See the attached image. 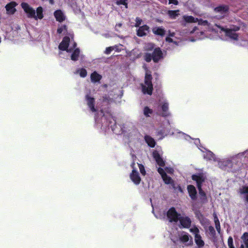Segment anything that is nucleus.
Here are the masks:
<instances>
[{
	"label": "nucleus",
	"instance_id": "f257e3e1",
	"mask_svg": "<svg viewBox=\"0 0 248 248\" xmlns=\"http://www.w3.org/2000/svg\"><path fill=\"white\" fill-rule=\"evenodd\" d=\"M146 71L144 82L141 84L142 92L144 94L151 95L153 89L152 83V76L151 72L147 70L146 67L144 66Z\"/></svg>",
	"mask_w": 248,
	"mask_h": 248
},
{
	"label": "nucleus",
	"instance_id": "f03ea898",
	"mask_svg": "<svg viewBox=\"0 0 248 248\" xmlns=\"http://www.w3.org/2000/svg\"><path fill=\"white\" fill-rule=\"evenodd\" d=\"M192 179L195 181L197 184L198 188L199 191V195L201 202L203 203L206 202V196L205 192L202 189V183L204 181L205 177L202 173L194 174L192 176Z\"/></svg>",
	"mask_w": 248,
	"mask_h": 248
},
{
	"label": "nucleus",
	"instance_id": "7ed1b4c3",
	"mask_svg": "<svg viewBox=\"0 0 248 248\" xmlns=\"http://www.w3.org/2000/svg\"><path fill=\"white\" fill-rule=\"evenodd\" d=\"M203 156L204 158L209 160H214L218 162V166L221 169H225V167L229 165L231 163L228 159L220 161L218 158L215 157L214 154L210 151L206 150L205 152L202 151Z\"/></svg>",
	"mask_w": 248,
	"mask_h": 248
},
{
	"label": "nucleus",
	"instance_id": "20e7f679",
	"mask_svg": "<svg viewBox=\"0 0 248 248\" xmlns=\"http://www.w3.org/2000/svg\"><path fill=\"white\" fill-rule=\"evenodd\" d=\"M189 231L194 235V241L198 248H202L204 245V241L200 234V230L196 226H192Z\"/></svg>",
	"mask_w": 248,
	"mask_h": 248
},
{
	"label": "nucleus",
	"instance_id": "39448f33",
	"mask_svg": "<svg viewBox=\"0 0 248 248\" xmlns=\"http://www.w3.org/2000/svg\"><path fill=\"white\" fill-rule=\"evenodd\" d=\"M223 31L225 35L234 40H238V34L235 33L236 31L239 30L240 27L237 26H232L230 28H224L218 27Z\"/></svg>",
	"mask_w": 248,
	"mask_h": 248
},
{
	"label": "nucleus",
	"instance_id": "423d86ee",
	"mask_svg": "<svg viewBox=\"0 0 248 248\" xmlns=\"http://www.w3.org/2000/svg\"><path fill=\"white\" fill-rule=\"evenodd\" d=\"M145 60L147 62H150L152 59L154 62H157L162 58V53L159 48H156L154 49L152 55L149 53H146L145 55Z\"/></svg>",
	"mask_w": 248,
	"mask_h": 248
},
{
	"label": "nucleus",
	"instance_id": "0eeeda50",
	"mask_svg": "<svg viewBox=\"0 0 248 248\" xmlns=\"http://www.w3.org/2000/svg\"><path fill=\"white\" fill-rule=\"evenodd\" d=\"M21 6L24 12L26 14L27 16L30 18H33L35 17V11L28 3L22 2Z\"/></svg>",
	"mask_w": 248,
	"mask_h": 248
},
{
	"label": "nucleus",
	"instance_id": "6e6552de",
	"mask_svg": "<svg viewBox=\"0 0 248 248\" xmlns=\"http://www.w3.org/2000/svg\"><path fill=\"white\" fill-rule=\"evenodd\" d=\"M183 19L186 22L191 23V22H198V24L199 25L204 26L206 27V28L210 29V27H209V25L208 24V23L206 20H198L197 18L195 19L192 16H184Z\"/></svg>",
	"mask_w": 248,
	"mask_h": 248
},
{
	"label": "nucleus",
	"instance_id": "1a4fd4ad",
	"mask_svg": "<svg viewBox=\"0 0 248 248\" xmlns=\"http://www.w3.org/2000/svg\"><path fill=\"white\" fill-rule=\"evenodd\" d=\"M122 134L125 139H128L133 137L136 133V130L133 127H126L124 126L122 129Z\"/></svg>",
	"mask_w": 248,
	"mask_h": 248
},
{
	"label": "nucleus",
	"instance_id": "9d476101",
	"mask_svg": "<svg viewBox=\"0 0 248 248\" xmlns=\"http://www.w3.org/2000/svg\"><path fill=\"white\" fill-rule=\"evenodd\" d=\"M179 239L186 246H190L193 243L192 238L186 232H183L180 234Z\"/></svg>",
	"mask_w": 248,
	"mask_h": 248
},
{
	"label": "nucleus",
	"instance_id": "9b49d317",
	"mask_svg": "<svg viewBox=\"0 0 248 248\" xmlns=\"http://www.w3.org/2000/svg\"><path fill=\"white\" fill-rule=\"evenodd\" d=\"M179 216L174 208H171L167 212V217L170 222L177 221Z\"/></svg>",
	"mask_w": 248,
	"mask_h": 248
},
{
	"label": "nucleus",
	"instance_id": "f8f14e48",
	"mask_svg": "<svg viewBox=\"0 0 248 248\" xmlns=\"http://www.w3.org/2000/svg\"><path fill=\"white\" fill-rule=\"evenodd\" d=\"M70 42V38L68 36H65L61 43L60 44L59 46V49L62 51H67V52L70 51L68 50V47L69 46Z\"/></svg>",
	"mask_w": 248,
	"mask_h": 248
},
{
	"label": "nucleus",
	"instance_id": "ddd939ff",
	"mask_svg": "<svg viewBox=\"0 0 248 248\" xmlns=\"http://www.w3.org/2000/svg\"><path fill=\"white\" fill-rule=\"evenodd\" d=\"M178 219L180 221L181 226L183 228H188L190 227L191 220L188 217L184 216L181 217L180 216Z\"/></svg>",
	"mask_w": 248,
	"mask_h": 248
},
{
	"label": "nucleus",
	"instance_id": "4468645a",
	"mask_svg": "<svg viewBox=\"0 0 248 248\" xmlns=\"http://www.w3.org/2000/svg\"><path fill=\"white\" fill-rule=\"evenodd\" d=\"M130 177L132 181L135 185H139L141 181V179L139 175L138 172L134 169H133L131 173L130 174Z\"/></svg>",
	"mask_w": 248,
	"mask_h": 248
},
{
	"label": "nucleus",
	"instance_id": "2eb2a0df",
	"mask_svg": "<svg viewBox=\"0 0 248 248\" xmlns=\"http://www.w3.org/2000/svg\"><path fill=\"white\" fill-rule=\"evenodd\" d=\"M158 171L160 174L164 182L167 184H171L172 180L170 176H168L166 173L164 172V170L162 168H158Z\"/></svg>",
	"mask_w": 248,
	"mask_h": 248
},
{
	"label": "nucleus",
	"instance_id": "dca6fc26",
	"mask_svg": "<svg viewBox=\"0 0 248 248\" xmlns=\"http://www.w3.org/2000/svg\"><path fill=\"white\" fill-rule=\"evenodd\" d=\"M86 99L87 101V104L88 107L90 108L92 112H95L96 109L94 107L95 100L94 98L89 96L87 94L85 96Z\"/></svg>",
	"mask_w": 248,
	"mask_h": 248
},
{
	"label": "nucleus",
	"instance_id": "f3484780",
	"mask_svg": "<svg viewBox=\"0 0 248 248\" xmlns=\"http://www.w3.org/2000/svg\"><path fill=\"white\" fill-rule=\"evenodd\" d=\"M17 3L15 1H11L6 4L5 9L9 14H14L16 11L15 7Z\"/></svg>",
	"mask_w": 248,
	"mask_h": 248
},
{
	"label": "nucleus",
	"instance_id": "a211bd4d",
	"mask_svg": "<svg viewBox=\"0 0 248 248\" xmlns=\"http://www.w3.org/2000/svg\"><path fill=\"white\" fill-rule=\"evenodd\" d=\"M228 10V7L227 6H220L215 9L216 13L220 14V17H223L226 15Z\"/></svg>",
	"mask_w": 248,
	"mask_h": 248
},
{
	"label": "nucleus",
	"instance_id": "6ab92c4d",
	"mask_svg": "<svg viewBox=\"0 0 248 248\" xmlns=\"http://www.w3.org/2000/svg\"><path fill=\"white\" fill-rule=\"evenodd\" d=\"M153 155L155 159L157 164L160 166H163L164 165V161L161 158L160 153L155 151L153 153Z\"/></svg>",
	"mask_w": 248,
	"mask_h": 248
},
{
	"label": "nucleus",
	"instance_id": "aec40b11",
	"mask_svg": "<svg viewBox=\"0 0 248 248\" xmlns=\"http://www.w3.org/2000/svg\"><path fill=\"white\" fill-rule=\"evenodd\" d=\"M187 189L190 198L192 200H195L197 197V191L195 187L192 185H188Z\"/></svg>",
	"mask_w": 248,
	"mask_h": 248
},
{
	"label": "nucleus",
	"instance_id": "412c9836",
	"mask_svg": "<svg viewBox=\"0 0 248 248\" xmlns=\"http://www.w3.org/2000/svg\"><path fill=\"white\" fill-rule=\"evenodd\" d=\"M149 32V28L147 26L144 25L139 28L137 31V35L142 37L146 35Z\"/></svg>",
	"mask_w": 248,
	"mask_h": 248
},
{
	"label": "nucleus",
	"instance_id": "4be33fe9",
	"mask_svg": "<svg viewBox=\"0 0 248 248\" xmlns=\"http://www.w3.org/2000/svg\"><path fill=\"white\" fill-rule=\"evenodd\" d=\"M54 16L56 20L60 22H62L65 20L64 15L61 10H57L55 11Z\"/></svg>",
	"mask_w": 248,
	"mask_h": 248
},
{
	"label": "nucleus",
	"instance_id": "5701e85b",
	"mask_svg": "<svg viewBox=\"0 0 248 248\" xmlns=\"http://www.w3.org/2000/svg\"><path fill=\"white\" fill-rule=\"evenodd\" d=\"M160 104L161 106V108L162 110V115L165 116L168 115V103L166 100H164L163 101L160 100Z\"/></svg>",
	"mask_w": 248,
	"mask_h": 248
},
{
	"label": "nucleus",
	"instance_id": "b1692460",
	"mask_svg": "<svg viewBox=\"0 0 248 248\" xmlns=\"http://www.w3.org/2000/svg\"><path fill=\"white\" fill-rule=\"evenodd\" d=\"M109 124H111L110 126L112 131L114 133H117V130L119 129V127L116 124V119L113 117L109 116Z\"/></svg>",
	"mask_w": 248,
	"mask_h": 248
},
{
	"label": "nucleus",
	"instance_id": "393cba45",
	"mask_svg": "<svg viewBox=\"0 0 248 248\" xmlns=\"http://www.w3.org/2000/svg\"><path fill=\"white\" fill-rule=\"evenodd\" d=\"M242 244L240 248H248V233L245 232L241 237Z\"/></svg>",
	"mask_w": 248,
	"mask_h": 248
},
{
	"label": "nucleus",
	"instance_id": "a878e982",
	"mask_svg": "<svg viewBox=\"0 0 248 248\" xmlns=\"http://www.w3.org/2000/svg\"><path fill=\"white\" fill-rule=\"evenodd\" d=\"M190 33H195L196 37L197 39H202L204 38L203 31H199V29L197 27H195L192 31H190Z\"/></svg>",
	"mask_w": 248,
	"mask_h": 248
},
{
	"label": "nucleus",
	"instance_id": "bb28decb",
	"mask_svg": "<svg viewBox=\"0 0 248 248\" xmlns=\"http://www.w3.org/2000/svg\"><path fill=\"white\" fill-rule=\"evenodd\" d=\"M101 78V75L98 74L96 71L93 72L91 75V80L93 83L99 82Z\"/></svg>",
	"mask_w": 248,
	"mask_h": 248
},
{
	"label": "nucleus",
	"instance_id": "cd10ccee",
	"mask_svg": "<svg viewBox=\"0 0 248 248\" xmlns=\"http://www.w3.org/2000/svg\"><path fill=\"white\" fill-rule=\"evenodd\" d=\"M43 8L41 6H39L36 9V15H35V17H33L35 20H37L38 19H42L44 17L43 15Z\"/></svg>",
	"mask_w": 248,
	"mask_h": 248
},
{
	"label": "nucleus",
	"instance_id": "c85d7f7f",
	"mask_svg": "<svg viewBox=\"0 0 248 248\" xmlns=\"http://www.w3.org/2000/svg\"><path fill=\"white\" fill-rule=\"evenodd\" d=\"M152 30L154 33L161 36L164 35L165 33V30L161 27H154Z\"/></svg>",
	"mask_w": 248,
	"mask_h": 248
},
{
	"label": "nucleus",
	"instance_id": "c756f323",
	"mask_svg": "<svg viewBox=\"0 0 248 248\" xmlns=\"http://www.w3.org/2000/svg\"><path fill=\"white\" fill-rule=\"evenodd\" d=\"M80 53V50L78 48H76L71 56V59L74 61H76L78 60Z\"/></svg>",
	"mask_w": 248,
	"mask_h": 248
},
{
	"label": "nucleus",
	"instance_id": "7c9ffc66",
	"mask_svg": "<svg viewBox=\"0 0 248 248\" xmlns=\"http://www.w3.org/2000/svg\"><path fill=\"white\" fill-rule=\"evenodd\" d=\"M145 140L146 143L149 146L151 147H154L155 146V141L154 139L149 136H146L145 137Z\"/></svg>",
	"mask_w": 248,
	"mask_h": 248
},
{
	"label": "nucleus",
	"instance_id": "2f4dec72",
	"mask_svg": "<svg viewBox=\"0 0 248 248\" xmlns=\"http://www.w3.org/2000/svg\"><path fill=\"white\" fill-rule=\"evenodd\" d=\"M174 33H170L169 36L166 38V40L169 43H173L176 45H177V42L175 40V38H174Z\"/></svg>",
	"mask_w": 248,
	"mask_h": 248
},
{
	"label": "nucleus",
	"instance_id": "473e14b6",
	"mask_svg": "<svg viewBox=\"0 0 248 248\" xmlns=\"http://www.w3.org/2000/svg\"><path fill=\"white\" fill-rule=\"evenodd\" d=\"M179 10H170L168 12V14L171 18L175 19L176 17L179 15Z\"/></svg>",
	"mask_w": 248,
	"mask_h": 248
},
{
	"label": "nucleus",
	"instance_id": "72a5a7b5",
	"mask_svg": "<svg viewBox=\"0 0 248 248\" xmlns=\"http://www.w3.org/2000/svg\"><path fill=\"white\" fill-rule=\"evenodd\" d=\"M143 114L146 117H150L153 114V110L148 107H144Z\"/></svg>",
	"mask_w": 248,
	"mask_h": 248
},
{
	"label": "nucleus",
	"instance_id": "f704fd0d",
	"mask_svg": "<svg viewBox=\"0 0 248 248\" xmlns=\"http://www.w3.org/2000/svg\"><path fill=\"white\" fill-rule=\"evenodd\" d=\"M239 192L240 194H247L246 197V199L247 202H248V186H243L239 189Z\"/></svg>",
	"mask_w": 248,
	"mask_h": 248
},
{
	"label": "nucleus",
	"instance_id": "c9c22d12",
	"mask_svg": "<svg viewBox=\"0 0 248 248\" xmlns=\"http://www.w3.org/2000/svg\"><path fill=\"white\" fill-rule=\"evenodd\" d=\"M215 223L216 226V228L217 231V232L220 233V226L219 220L217 216L215 217Z\"/></svg>",
	"mask_w": 248,
	"mask_h": 248
},
{
	"label": "nucleus",
	"instance_id": "e433bc0d",
	"mask_svg": "<svg viewBox=\"0 0 248 248\" xmlns=\"http://www.w3.org/2000/svg\"><path fill=\"white\" fill-rule=\"evenodd\" d=\"M113 90H114L115 95L120 96V97L122 96L123 93L122 92L121 90L118 88V86L116 85H115Z\"/></svg>",
	"mask_w": 248,
	"mask_h": 248
},
{
	"label": "nucleus",
	"instance_id": "4c0bfd02",
	"mask_svg": "<svg viewBox=\"0 0 248 248\" xmlns=\"http://www.w3.org/2000/svg\"><path fill=\"white\" fill-rule=\"evenodd\" d=\"M64 31H67V26L65 25H63L60 27H59L57 29V31L58 34H61Z\"/></svg>",
	"mask_w": 248,
	"mask_h": 248
},
{
	"label": "nucleus",
	"instance_id": "58836bf2",
	"mask_svg": "<svg viewBox=\"0 0 248 248\" xmlns=\"http://www.w3.org/2000/svg\"><path fill=\"white\" fill-rule=\"evenodd\" d=\"M79 75L82 78H85L86 77L87 72L85 69L84 68H81L79 70H78Z\"/></svg>",
	"mask_w": 248,
	"mask_h": 248
},
{
	"label": "nucleus",
	"instance_id": "ea45409f",
	"mask_svg": "<svg viewBox=\"0 0 248 248\" xmlns=\"http://www.w3.org/2000/svg\"><path fill=\"white\" fill-rule=\"evenodd\" d=\"M139 168L140 170V173L143 175H145L146 174V171L144 169V167L143 165L138 164Z\"/></svg>",
	"mask_w": 248,
	"mask_h": 248
},
{
	"label": "nucleus",
	"instance_id": "a19ab883",
	"mask_svg": "<svg viewBox=\"0 0 248 248\" xmlns=\"http://www.w3.org/2000/svg\"><path fill=\"white\" fill-rule=\"evenodd\" d=\"M154 48V45L152 43H149L145 45V49L146 50H150Z\"/></svg>",
	"mask_w": 248,
	"mask_h": 248
},
{
	"label": "nucleus",
	"instance_id": "79ce46f5",
	"mask_svg": "<svg viewBox=\"0 0 248 248\" xmlns=\"http://www.w3.org/2000/svg\"><path fill=\"white\" fill-rule=\"evenodd\" d=\"M126 0H119L117 1L116 3L118 5H124L125 6V8H127V4L126 3Z\"/></svg>",
	"mask_w": 248,
	"mask_h": 248
},
{
	"label": "nucleus",
	"instance_id": "37998d69",
	"mask_svg": "<svg viewBox=\"0 0 248 248\" xmlns=\"http://www.w3.org/2000/svg\"><path fill=\"white\" fill-rule=\"evenodd\" d=\"M179 134L180 135V137L183 138L184 139H185L186 140H188L189 139H191V137L189 136L186 135L184 133L179 132Z\"/></svg>",
	"mask_w": 248,
	"mask_h": 248
},
{
	"label": "nucleus",
	"instance_id": "c03bdc74",
	"mask_svg": "<svg viewBox=\"0 0 248 248\" xmlns=\"http://www.w3.org/2000/svg\"><path fill=\"white\" fill-rule=\"evenodd\" d=\"M208 231L209 232L211 235H214L215 233L214 228L212 226H209L208 229Z\"/></svg>",
	"mask_w": 248,
	"mask_h": 248
},
{
	"label": "nucleus",
	"instance_id": "a18cd8bd",
	"mask_svg": "<svg viewBox=\"0 0 248 248\" xmlns=\"http://www.w3.org/2000/svg\"><path fill=\"white\" fill-rule=\"evenodd\" d=\"M228 244L229 247H231V246H233V239L232 237H229L228 240Z\"/></svg>",
	"mask_w": 248,
	"mask_h": 248
},
{
	"label": "nucleus",
	"instance_id": "49530a36",
	"mask_svg": "<svg viewBox=\"0 0 248 248\" xmlns=\"http://www.w3.org/2000/svg\"><path fill=\"white\" fill-rule=\"evenodd\" d=\"M239 156L243 155L245 157H248V149L244 152L238 155Z\"/></svg>",
	"mask_w": 248,
	"mask_h": 248
},
{
	"label": "nucleus",
	"instance_id": "de8ad7c7",
	"mask_svg": "<svg viewBox=\"0 0 248 248\" xmlns=\"http://www.w3.org/2000/svg\"><path fill=\"white\" fill-rule=\"evenodd\" d=\"M141 20L140 18H139L138 17L136 18L135 26L136 27L140 26L141 24Z\"/></svg>",
	"mask_w": 248,
	"mask_h": 248
},
{
	"label": "nucleus",
	"instance_id": "09e8293b",
	"mask_svg": "<svg viewBox=\"0 0 248 248\" xmlns=\"http://www.w3.org/2000/svg\"><path fill=\"white\" fill-rule=\"evenodd\" d=\"M165 171L169 173H172L173 171V170L172 168H166L165 169Z\"/></svg>",
	"mask_w": 248,
	"mask_h": 248
},
{
	"label": "nucleus",
	"instance_id": "8fccbe9b",
	"mask_svg": "<svg viewBox=\"0 0 248 248\" xmlns=\"http://www.w3.org/2000/svg\"><path fill=\"white\" fill-rule=\"evenodd\" d=\"M169 0V4H174L175 5L178 4V1L177 0Z\"/></svg>",
	"mask_w": 248,
	"mask_h": 248
},
{
	"label": "nucleus",
	"instance_id": "3c124183",
	"mask_svg": "<svg viewBox=\"0 0 248 248\" xmlns=\"http://www.w3.org/2000/svg\"><path fill=\"white\" fill-rule=\"evenodd\" d=\"M199 142H200V140H199V139H195V141H194V142H195V143L196 144H197H197H198V143Z\"/></svg>",
	"mask_w": 248,
	"mask_h": 248
},
{
	"label": "nucleus",
	"instance_id": "603ef678",
	"mask_svg": "<svg viewBox=\"0 0 248 248\" xmlns=\"http://www.w3.org/2000/svg\"><path fill=\"white\" fill-rule=\"evenodd\" d=\"M105 53H106L107 54H108V47H107L106 48V49H105Z\"/></svg>",
	"mask_w": 248,
	"mask_h": 248
},
{
	"label": "nucleus",
	"instance_id": "864d4df0",
	"mask_svg": "<svg viewBox=\"0 0 248 248\" xmlns=\"http://www.w3.org/2000/svg\"><path fill=\"white\" fill-rule=\"evenodd\" d=\"M121 24L119 23L116 25V28L117 29H118V28L121 27Z\"/></svg>",
	"mask_w": 248,
	"mask_h": 248
},
{
	"label": "nucleus",
	"instance_id": "5fc2aeb1",
	"mask_svg": "<svg viewBox=\"0 0 248 248\" xmlns=\"http://www.w3.org/2000/svg\"><path fill=\"white\" fill-rule=\"evenodd\" d=\"M121 47H122V46H117L116 50L119 51V50H120L121 49Z\"/></svg>",
	"mask_w": 248,
	"mask_h": 248
},
{
	"label": "nucleus",
	"instance_id": "6e6d98bb",
	"mask_svg": "<svg viewBox=\"0 0 248 248\" xmlns=\"http://www.w3.org/2000/svg\"><path fill=\"white\" fill-rule=\"evenodd\" d=\"M54 0H49V3L51 4H54Z\"/></svg>",
	"mask_w": 248,
	"mask_h": 248
},
{
	"label": "nucleus",
	"instance_id": "4d7b16f0",
	"mask_svg": "<svg viewBox=\"0 0 248 248\" xmlns=\"http://www.w3.org/2000/svg\"><path fill=\"white\" fill-rule=\"evenodd\" d=\"M114 48L113 47H109V52H110L111 51H112V50H114Z\"/></svg>",
	"mask_w": 248,
	"mask_h": 248
},
{
	"label": "nucleus",
	"instance_id": "13d9d810",
	"mask_svg": "<svg viewBox=\"0 0 248 248\" xmlns=\"http://www.w3.org/2000/svg\"><path fill=\"white\" fill-rule=\"evenodd\" d=\"M134 52V50H133L132 52H130V54H129V56L130 57H131V54H132V53H133Z\"/></svg>",
	"mask_w": 248,
	"mask_h": 248
},
{
	"label": "nucleus",
	"instance_id": "bf43d9fd",
	"mask_svg": "<svg viewBox=\"0 0 248 248\" xmlns=\"http://www.w3.org/2000/svg\"><path fill=\"white\" fill-rule=\"evenodd\" d=\"M156 217H157V218H161V216H158H158H156Z\"/></svg>",
	"mask_w": 248,
	"mask_h": 248
},
{
	"label": "nucleus",
	"instance_id": "052dcab7",
	"mask_svg": "<svg viewBox=\"0 0 248 248\" xmlns=\"http://www.w3.org/2000/svg\"><path fill=\"white\" fill-rule=\"evenodd\" d=\"M229 248H234V247L233 246H231V247H229Z\"/></svg>",
	"mask_w": 248,
	"mask_h": 248
}]
</instances>
